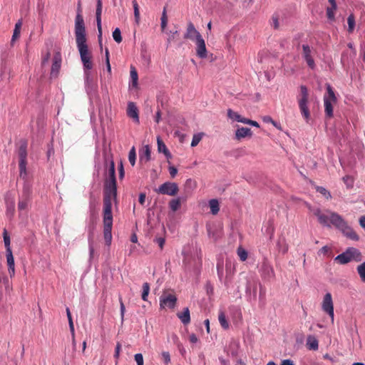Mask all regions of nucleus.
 Segmentation results:
<instances>
[{
	"label": "nucleus",
	"instance_id": "nucleus-34",
	"mask_svg": "<svg viewBox=\"0 0 365 365\" xmlns=\"http://www.w3.org/2000/svg\"><path fill=\"white\" fill-rule=\"evenodd\" d=\"M357 272L360 277L361 280L365 283V262H362L356 267Z\"/></svg>",
	"mask_w": 365,
	"mask_h": 365
},
{
	"label": "nucleus",
	"instance_id": "nucleus-52",
	"mask_svg": "<svg viewBox=\"0 0 365 365\" xmlns=\"http://www.w3.org/2000/svg\"><path fill=\"white\" fill-rule=\"evenodd\" d=\"M217 274L220 278L222 277L223 274V264L222 262H218L217 264Z\"/></svg>",
	"mask_w": 365,
	"mask_h": 365
},
{
	"label": "nucleus",
	"instance_id": "nucleus-5",
	"mask_svg": "<svg viewBox=\"0 0 365 365\" xmlns=\"http://www.w3.org/2000/svg\"><path fill=\"white\" fill-rule=\"evenodd\" d=\"M309 92L307 86H300V96L298 97V103L300 113L307 122L310 118V113L308 108Z\"/></svg>",
	"mask_w": 365,
	"mask_h": 365
},
{
	"label": "nucleus",
	"instance_id": "nucleus-64",
	"mask_svg": "<svg viewBox=\"0 0 365 365\" xmlns=\"http://www.w3.org/2000/svg\"><path fill=\"white\" fill-rule=\"evenodd\" d=\"M329 250V248L327 246H324L320 249L319 252H321L322 254H327Z\"/></svg>",
	"mask_w": 365,
	"mask_h": 365
},
{
	"label": "nucleus",
	"instance_id": "nucleus-45",
	"mask_svg": "<svg viewBox=\"0 0 365 365\" xmlns=\"http://www.w3.org/2000/svg\"><path fill=\"white\" fill-rule=\"evenodd\" d=\"M316 190L318 192L323 195L327 199H329L331 197L330 192L324 187L317 186Z\"/></svg>",
	"mask_w": 365,
	"mask_h": 365
},
{
	"label": "nucleus",
	"instance_id": "nucleus-38",
	"mask_svg": "<svg viewBox=\"0 0 365 365\" xmlns=\"http://www.w3.org/2000/svg\"><path fill=\"white\" fill-rule=\"evenodd\" d=\"M150 292V284L148 282H145L143 284V292H142V299L143 301L148 300V296Z\"/></svg>",
	"mask_w": 365,
	"mask_h": 365
},
{
	"label": "nucleus",
	"instance_id": "nucleus-11",
	"mask_svg": "<svg viewBox=\"0 0 365 365\" xmlns=\"http://www.w3.org/2000/svg\"><path fill=\"white\" fill-rule=\"evenodd\" d=\"M86 31L84 20L82 16V9L81 1H79L77 6V14L75 19V32Z\"/></svg>",
	"mask_w": 365,
	"mask_h": 365
},
{
	"label": "nucleus",
	"instance_id": "nucleus-44",
	"mask_svg": "<svg viewBox=\"0 0 365 365\" xmlns=\"http://www.w3.org/2000/svg\"><path fill=\"white\" fill-rule=\"evenodd\" d=\"M202 135H203L202 133H199L195 134L192 137V140L191 142V146L192 147L196 146L201 140Z\"/></svg>",
	"mask_w": 365,
	"mask_h": 365
},
{
	"label": "nucleus",
	"instance_id": "nucleus-36",
	"mask_svg": "<svg viewBox=\"0 0 365 365\" xmlns=\"http://www.w3.org/2000/svg\"><path fill=\"white\" fill-rule=\"evenodd\" d=\"M160 20H161V24H160L161 29H162V31H164L168 24V16H167L166 7H164V9H163Z\"/></svg>",
	"mask_w": 365,
	"mask_h": 365
},
{
	"label": "nucleus",
	"instance_id": "nucleus-16",
	"mask_svg": "<svg viewBox=\"0 0 365 365\" xmlns=\"http://www.w3.org/2000/svg\"><path fill=\"white\" fill-rule=\"evenodd\" d=\"M196 42V54L200 58H205L207 57V49L205 42L202 38L197 39Z\"/></svg>",
	"mask_w": 365,
	"mask_h": 365
},
{
	"label": "nucleus",
	"instance_id": "nucleus-41",
	"mask_svg": "<svg viewBox=\"0 0 365 365\" xmlns=\"http://www.w3.org/2000/svg\"><path fill=\"white\" fill-rule=\"evenodd\" d=\"M227 116L232 120L239 122L242 115H240L238 113L233 111L232 109L227 110Z\"/></svg>",
	"mask_w": 365,
	"mask_h": 365
},
{
	"label": "nucleus",
	"instance_id": "nucleus-20",
	"mask_svg": "<svg viewBox=\"0 0 365 365\" xmlns=\"http://www.w3.org/2000/svg\"><path fill=\"white\" fill-rule=\"evenodd\" d=\"M150 148L148 145L143 146V149L139 152L140 162L147 163L150 160Z\"/></svg>",
	"mask_w": 365,
	"mask_h": 365
},
{
	"label": "nucleus",
	"instance_id": "nucleus-32",
	"mask_svg": "<svg viewBox=\"0 0 365 365\" xmlns=\"http://www.w3.org/2000/svg\"><path fill=\"white\" fill-rule=\"evenodd\" d=\"M180 199L179 197L173 199L169 202V207L171 209L172 211L175 212L177 211L180 207Z\"/></svg>",
	"mask_w": 365,
	"mask_h": 365
},
{
	"label": "nucleus",
	"instance_id": "nucleus-40",
	"mask_svg": "<svg viewBox=\"0 0 365 365\" xmlns=\"http://www.w3.org/2000/svg\"><path fill=\"white\" fill-rule=\"evenodd\" d=\"M133 9H134L135 21L137 24H139V21H140L139 6L135 0L133 1Z\"/></svg>",
	"mask_w": 365,
	"mask_h": 365
},
{
	"label": "nucleus",
	"instance_id": "nucleus-10",
	"mask_svg": "<svg viewBox=\"0 0 365 365\" xmlns=\"http://www.w3.org/2000/svg\"><path fill=\"white\" fill-rule=\"evenodd\" d=\"M177 302L175 295L170 293H163L160 297V306L161 309H173Z\"/></svg>",
	"mask_w": 365,
	"mask_h": 365
},
{
	"label": "nucleus",
	"instance_id": "nucleus-33",
	"mask_svg": "<svg viewBox=\"0 0 365 365\" xmlns=\"http://www.w3.org/2000/svg\"><path fill=\"white\" fill-rule=\"evenodd\" d=\"M46 51H43L41 54V63L42 65H45L47 63L50 59L51 53H50V47L46 43Z\"/></svg>",
	"mask_w": 365,
	"mask_h": 365
},
{
	"label": "nucleus",
	"instance_id": "nucleus-14",
	"mask_svg": "<svg viewBox=\"0 0 365 365\" xmlns=\"http://www.w3.org/2000/svg\"><path fill=\"white\" fill-rule=\"evenodd\" d=\"M126 113L127 115L132 118L135 123H139V110L135 103L128 102Z\"/></svg>",
	"mask_w": 365,
	"mask_h": 365
},
{
	"label": "nucleus",
	"instance_id": "nucleus-19",
	"mask_svg": "<svg viewBox=\"0 0 365 365\" xmlns=\"http://www.w3.org/2000/svg\"><path fill=\"white\" fill-rule=\"evenodd\" d=\"M6 262L8 265V271L10 277H13L15 274L14 258L11 252H6Z\"/></svg>",
	"mask_w": 365,
	"mask_h": 365
},
{
	"label": "nucleus",
	"instance_id": "nucleus-56",
	"mask_svg": "<svg viewBox=\"0 0 365 365\" xmlns=\"http://www.w3.org/2000/svg\"><path fill=\"white\" fill-rule=\"evenodd\" d=\"M163 359L165 364H168L170 361V354L167 351H164L162 354Z\"/></svg>",
	"mask_w": 365,
	"mask_h": 365
},
{
	"label": "nucleus",
	"instance_id": "nucleus-55",
	"mask_svg": "<svg viewBox=\"0 0 365 365\" xmlns=\"http://www.w3.org/2000/svg\"><path fill=\"white\" fill-rule=\"evenodd\" d=\"M39 17L41 19V27H40V34H41L43 32V18H44V14L43 11L39 12Z\"/></svg>",
	"mask_w": 365,
	"mask_h": 365
},
{
	"label": "nucleus",
	"instance_id": "nucleus-43",
	"mask_svg": "<svg viewBox=\"0 0 365 365\" xmlns=\"http://www.w3.org/2000/svg\"><path fill=\"white\" fill-rule=\"evenodd\" d=\"M26 165L27 162H19L20 177L24 178L26 176Z\"/></svg>",
	"mask_w": 365,
	"mask_h": 365
},
{
	"label": "nucleus",
	"instance_id": "nucleus-54",
	"mask_svg": "<svg viewBox=\"0 0 365 365\" xmlns=\"http://www.w3.org/2000/svg\"><path fill=\"white\" fill-rule=\"evenodd\" d=\"M168 170H169V173H170V175L171 178H175V175H177V173H178V170H177V168H175L174 166H170V167H169V168H168Z\"/></svg>",
	"mask_w": 365,
	"mask_h": 365
},
{
	"label": "nucleus",
	"instance_id": "nucleus-28",
	"mask_svg": "<svg viewBox=\"0 0 365 365\" xmlns=\"http://www.w3.org/2000/svg\"><path fill=\"white\" fill-rule=\"evenodd\" d=\"M21 26H22V21L19 20L15 24V28H14L12 38H11V43L15 41L19 37Z\"/></svg>",
	"mask_w": 365,
	"mask_h": 365
},
{
	"label": "nucleus",
	"instance_id": "nucleus-23",
	"mask_svg": "<svg viewBox=\"0 0 365 365\" xmlns=\"http://www.w3.org/2000/svg\"><path fill=\"white\" fill-rule=\"evenodd\" d=\"M101 9H102L101 1V0H98L97 8H96V20H97L98 29V33H99V34H98L99 41H101V35H102L101 25Z\"/></svg>",
	"mask_w": 365,
	"mask_h": 365
},
{
	"label": "nucleus",
	"instance_id": "nucleus-4",
	"mask_svg": "<svg viewBox=\"0 0 365 365\" xmlns=\"http://www.w3.org/2000/svg\"><path fill=\"white\" fill-rule=\"evenodd\" d=\"M340 264H346L351 261L361 262L362 260L361 252L355 247H348L344 252L337 255L335 259Z\"/></svg>",
	"mask_w": 365,
	"mask_h": 365
},
{
	"label": "nucleus",
	"instance_id": "nucleus-53",
	"mask_svg": "<svg viewBox=\"0 0 365 365\" xmlns=\"http://www.w3.org/2000/svg\"><path fill=\"white\" fill-rule=\"evenodd\" d=\"M122 41V37L120 31L118 28H115V42L120 43Z\"/></svg>",
	"mask_w": 365,
	"mask_h": 365
},
{
	"label": "nucleus",
	"instance_id": "nucleus-30",
	"mask_svg": "<svg viewBox=\"0 0 365 365\" xmlns=\"http://www.w3.org/2000/svg\"><path fill=\"white\" fill-rule=\"evenodd\" d=\"M130 79H131V86L132 87L135 88L138 85V72L135 67L131 66L130 67Z\"/></svg>",
	"mask_w": 365,
	"mask_h": 365
},
{
	"label": "nucleus",
	"instance_id": "nucleus-46",
	"mask_svg": "<svg viewBox=\"0 0 365 365\" xmlns=\"http://www.w3.org/2000/svg\"><path fill=\"white\" fill-rule=\"evenodd\" d=\"M237 255L242 262L245 261L247 258V252L242 247L237 249Z\"/></svg>",
	"mask_w": 365,
	"mask_h": 365
},
{
	"label": "nucleus",
	"instance_id": "nucleus-15",
	"mask_svg": "<svg viewBox=\"0 0 365 365\" xmlns=\"http://www.w3.org/2000/svg\"><path fill=\"white\" fill-rule=\"evenodd\" d=\"M61 64V55L60 52H56L53 58V63L51 66V77H56Z\"/></svg>",
	"mask_w": 365,
	"mask_h": 365
},
{
	"label": "nucleus",
	"instance_id": "nucleus-6",
	"mask_svg": "<svg viewBox=\"0 0 365 365\" xmlns=\"http://www.w3.org/2000/svg\"><path fill=\"white\" fill-rule=\"evenodd\" d=\"M327 93L324 96V105L326 116L329 118L333 117V104L336 103L337 98L334 91L329 83L326 84Z\"/></svg>",
	"mask_w": 365,
	"mask_h": 365
},
{
	"label": "nucleus",
	"instance_id": "nucleus-24",
	"mask_svg": "<svg viewBox=\"0 0 365 365\" xmlns=\"http://www.w3.org/2000/svg\"><path fill=\"white\" fill-rule=\"evenodd\" d=\"M158 150L159 153H163L166 158H171L172 155L167 148L165 144L160 137L157 138Z\"/></svg>",
	"mask_w": 365,
	"mask_h": 365
},
{
	"label": "nucleus",
	"instance_id": "nucleus-47",
	"mask_svg": "<svg viewBox=\"0 0 365 365\" xmlns=\"http://www.w3.org/2000/svg\"><path fill=\"white\" fill-rule=\"evenodd\" d=\"M262 119L264 123H272L274 126L278 128L277 123L269 115H265Z\"/></svg>",
	"mask_w": 365,
	"mask_h": 365
},
{
	"label": "nucleus",
	"instance_id": "nucleus-50",
	"mask_svg": "<svg viewBox=\"0 0 365 365\" xmlns=\"http://www.w3.org/2000/svg\"><path fill=\"white\" fill-rule=\"evenodd\" d=\"M336 9H334L332 6L328 7L327 9V15L329 19H333L334 18V11Z\"/></svg>",
	"mask_w": 365,
	"mask_h": 365
},
{
	"label": "nucleus",
	"instance_id": "nucleus-61",
	"mask_svg": "<svg viewBox=\"0 0 365 365\" xmlns=\"http://www.w3.org/2000/svg\"><path fill=\"white\" fill-rule=\"evenodd\" d=\"M272 21H273L274 28L278 29L279 26L278 18L275 17V16H272Z\"/></svg>",
	"mask_w": 365,
	"mask_h": 365
},
{
	"label": "nucleus",
	"instance_id": "nucleus-62",
	"mask_svg": "<svg viewBox=\"0 0 365 365\" xmlns=\"http://www.w3.org/2000/svg\"><path fill=\"white\" fill-rule=\"evenodd\" d=\"M281 365H294V364L292 360L285 359L282 361Z\"/></svg>",
	"mask_w": 365,
	"mask_h": 365
},
{
	"label": "nucleus",
	"instance_id": "nucleus-59",
	"mask_svg": "<svg viewBox=\"0 0 365 365\" xmlns=\"http://www.w3.org/2000/svg\"><path fill=\"white\" fill-rule=\"evenodd\" d=\"M359 222L360 226L365 230V215L359 217Z\"/></svg>",
	"mask_w": 365,
	"mask_h": 365
},
{
	"label": "nucleus",
	"instance_id": "nucleus-17",
	"mask_svg": "<svg viewBox=\"0 0 365 365\" xmlns=\"http://www.w3.org/2000/svg\"><path fill=\"white\" fill-rule=\"evenodd\" d=\"M252 135V132L249 128H239L236 130L235 133V138L237 140H240L244 138H251Z\"/></svg>",
	"mask_w": 365,
	"mask_h": 365
},
{
	"label": "nucleus",
	"instance_id": "nucleus-12",
	"mask_svg": "<svg viewBox=\"0 0 365 365\" xmlns=\"http://www.w3.org/2000/svg\"><path fill=\"white\" fill-rule=\"evenodd\" d=\"M202 38L201 34L199 31L195 29L194 24L192 22H189L187 24V27L186 30V33L184 35V38L190 39V40H195Z\"/></svg>",
	"mask_w": 365,
	"mask_h": 365
},
{
	"label": "nucleus",
	"instance_id": "nucleus-7",
	"mask_svg": "<svg viewBox=\"0 0 365 365\" xmlns=\"http://www.w3.org/2000/svg\"><path fill=\"white\" fill-rule=\"evenodd\" d=\"M322 310L331 318V324L334 322V303L331 293L327 292L323 298L322 303Z\"/></svg>",
	"mask_w": 365,
	"mask_h": 365
},
{
	"label": "nucleus",
	"instance_id": "nucleus-13",
	"mask_svg": "<svg viewBox=\"0 0 365 365\" xmlns=\"http://www.w3.org/2000/svg\"><path fill=\"white\" fill-rule=\"evenodd\" d=\"M302 51L303 58L306 61L308 66L310 68L314 69L315 68V63L312 56V51L311 48L309 47V45L303 44Z\"/></svg>",
	"mask_w": 365,
	"mask_h": 365
},
{
	"label": "nucleus",
	"instance_id": "nucleus-8",
	"mask_svg": "<svg viewBox=\"0 0 365 365\" xmlns=\"http://www.w3.org/2000/svg\"><path fill=\"white\" fill-rule=\"evenodd\" d=\"M308 208L317 217L320 224L324 226L330 227V211H327V214H325L319 207H312L309 205Z\"/></svg>",
	"mask_w": 365,
	"mask_h": 365
},
{
	"label": "nucleus",
	"instance_id": "nucleus-22",
	"mask_svg": "<svg viewBox=\"0 0 365 365\" xmlns=\"http://www.w3.org/2000/svg\"><path fill=\"white\" fill-rule=\"evenodd\" d=\"M29 203V193H24L19 199L18 203V210L19 212L24 211L27 209Z\"/></svg>",
	"mask_w": 365,
	"mask_h": 365
},
{
	"label": "nucleus",
	"instance_id": "nucleus-60",
	"mask_svg": "<svg viewBox=\"0 0 365 365\" xmlns=\"http://www.w3.org/2000/svg\"><path fill=\"white\" fill-rule=\"evenodd\" d=\"M190 341L192 344L197 343L198 341V339L197 336L195 334H192L190 335L189 337Z\"/></svg>",
	"mask_w": 365,
	"mask_h": 365
},
{
	"label": "nucleus",
	"instance_id": "nucleus-49",
	"mask_svg": "<svg viewBox=\"0 0 365 365\" xmlns=\"http://www.w3.org/2000/svg\"><path fill=\"white\" fill-rule=\"evenodd\" d=\"M118 173H119V178L122 180L124 178L125 172L123 168V165L122 160L120 161L119 165H118Z\"/></svg>",
	"mask_w": 365,
	"mask_h": 365
},
{
	"label": "nucleus",
	"instance_id": "nucleus-25",
	"mask_svg": "<svg viewBox=\"0 0 365 365\" xmlns=\"http://www.w3.org/2000/svg\"><path fill=\"white\" fill-rule=\"evenodd\" d=\"M177 316L183 324H187L190 322V310L187 307L185 308L182 312L178 313Z\"/></svg>",
	"mask_w": 365,
	"mask_h": 365
},
{
	"label": "nucleus",
	"instance_id": "nucleus-26",
	"mask_svg": "<svg viewBox=\"0 0 365 365\" xmlns=\"http://www.w3.org/2000/svg\"><path fill=\"white\" fill-rule=\"evenodd\" d=\"M277 247L279 251L282 252L283 255L286 254L288 252L289 245L284 237H280L278 240L277 242Z\"/></svg>",
	"mask_w": 365,
	"mask_h": 365
},
{
	"label": "nucleus",
	"instance_id": "nucleus-27",
	"mask_svg": "<svg viewBox=\"0 0 365 365\" xmlns=\"http://www.w3.org/2000/svg\"><path fill=\"white\" fill-rule=\"evenodd\" d=\"M306 345L309 350H317L319 348L318 340L313 336L307 337Z\"/></svg>",
	"mask_w": 365,
	"mask_h": 365
},
{
	"label": "nucleus",
	"instance_id": "nucleus-3",
	"mask_svg": "<svg viewBox=\"0 0 365 365\" xmlns=\"http://www.w3.org/2000/svg\"><path fill=\"white\" fill-rule=\"evenodd\" d=\"M331 225L340 230L348 238L354 241L359 240V237L357 233L349 227L343 217L336 212H330V225Z\"/></svg>",
	"mask_w": 365,
	"mask_h": 365
},
{
	"label": "nucleus",
	"instance_id": "nucleus-48",
	"mask_svg": "<svg viewBox=\"0 0 365 365\" xmlns=\"http://www.w3.org/2000/svg\"><path fill=\"white\" fill-rule=\"evenodd\" d=\"M154 242L158 244L160 250H163L165 243V240L163 237H158L154 240Z\"/></svg>",
	"mask_w": 365,
	"mask_h": 365
},
{
	"label": "nucleus",
	"instance_id": "nucleus-31",
	"mask_svg": "<svg viewBox=\"0 0 365 365\" xmlns=\"http://www.w3.org/2000/svg\"><path fill=\"white\" fill-rule=\"evenodd\" d=\"M218 320L221 325V327L225 329H227L229 328V323L226 319L225 314L224 312L220 311L218 315Z\"/></svg>",
	"mask_w": 365,
	"mask_h": 365
},
{
	"label": "nucleus",
	"instance_id": "nucleus-1",
	"mask_svg": "<svg viewBox=\"0 0 365 365\" xmlns=\"http://www.w3.org/2000/svg\"><path fill=\"white\" fill-rule=\"evenodd\" d=\"M114 199V160L110 161L109 179L106 181L103 199V239L109 247L112 243V200Z\"/></svg>",
	"mask_w": 365,
	"mask_h": 365
},
{
	"label": "nucleus",
	"instance_id": "nucleus-58",
	"mask_svg": "<svg viewBox=\"0 0 365 365\" xmlns=\"http://www.w3.org/2000/svg\"><path fill=\"white\" fill-rule=\"evenodd\" d=\"M145 197H146L145 193H143V192L140 193L138 201L140 205H143L145 203Z\"/></svg>",
	"mask_w": 365,
	"mask_h": 365
},
{
	"label": "nucleus",
	"instance_id": "nucleus-18",
	"mask_svg": "<svg viewBox=\"0 0 365 365\" xmlns=\"http://www.w3.org/2000/svg\"><path fill=\"white\" fill-rule=\"evenodd\" d=\"M18 155L19 162H27V143L25 140L20 142V145L18 150Z\"/></svg>",
	"mask_w": 365,
	"mask_h": 365
},
{
	"label": "nucleus",
	"instance_id": "nucleus-63",
	"mask_svg": "<svg viewBox=\"0 0 365 365\" xmlns=\"http://www.w3.org/2000/svg\"><path fill=\"white\" fill-rule=\"evenodd\" d=\"M250 120H251L242 116L239 122L250 125Z\"/></svg>",
	"mask_w": 365,
	"mask_h": 365
},
{
	"label": "nucleus",
	"instance_id": "nucleus-29",
	"mask_svg": "<svg viewBox=\"0 0 365 365\" xmlns=\"http://www.w3.org/2000/svg\"><path fill=\"white\" fill-rule=\"evenodd\" d=\"M209 206L212 215H217L220 210L219 202L216 199H212L209 201Z\"/></svg>",
	"mask_w": 365,
	"mask_h": 365
},
{
	"label": "nucleus",
	"instance_id": "nucleus-51",
	"mask_svg": "<svg viewBox=\"0 0 365 365\" xmlns=\"http://www.w3.org/2000/svg\"><path fill=\"white\" fill-rule=\"evenodd\" d=\"M135 360L138 365H143V356L142 354H135Z\"/></svg>",
	"mask_w": 365,
	"mask_h": 365
},
{
	"label": "nucleus",
	"instance_id": "nucleus-35",
	"mask_svg": "<svg viewBox=\"0 0 365 365\" xmlns=\"http://www.w3.org/2000/svg\"><path fill=\"white\" fill-rule=\"evenodd\" d=\"M3 237H4V245L6 247V252H11L12 250L10 247V243H11L10 237L9 236L6 230H4Z\"/></svg>",
	"mask_w": 365,
	"mask_h": 365
},
{
	"label": "nucleus",
	"instance_id": "nucleus-39",
	"mask_svg": "<svg viewBox=\"0 0 365 365\" xmlns=\"http://www.w3.org/2000/svg\"><path fill=\"white\" fill-rule=\"evenodd\" d=\"M128 160L132 166H134L135 164L136 160V153L135 147H132L128 153Z\"/></svg>",
	"mask_w": 365,
	"mask_h": 365
},
{
	"label": "nucleus",
	"instance_id": "nucleus-21",
	"mask_svg": "<svg viewBox=\"0 0 365 365\" xmlns=\"http://www.w3.org/2000/svg\"><path fill=\"white\" fill-rule=\"evenodd\" d=\"M6 214L9 217L14 215L15 211V200L13 197L8 195L6 198Z\"/></svg>",
	"mask_w": 365,
	"mask_h": 365
},
{
	"label": "nucleus",
	"instance_id": "nucleus-37",
	"mask_svg": "<svg viewBox=\"0 0 365 365\" xmlns=\"http://www.w3.org/2000/svg\"><path fill=\"white\" fill-rule=\"evenodd\" d=\"M348 31L352 33L355 27V18L353 14H350L347 18Z\"/></svg>",
	"mask_w": 365,
	"mask_h": 365
},
{
	"label": "nucleus",
	"instance_id": "nucleus-9",
	"mask_svg": "<svg viewBox=\"0 0 365 365\" xmlns=\"http://www.w3.org/2000/svg\"><path fill=\"white\" fill-rule=\"evenodd\" d=\"M178 190V186L175 182H165L156 189L155 192L163 195L174 196Z\"/></svg>",
	"mask_w": 365,
	"mask_h": 365
},
{
	"label": "nucleus",
	"instance_id": "nucleus-42",
	"mask_svg": "<svg viewBox=\"0 0 365 365\" xmlns=\"http://www.w3.org/2000/svg\"><path fill=\"white\" fill-rule=\"evenodd\" d=\"M106 71L108 73V76L110 78L112 72H111V66L109 61V51L108 49H106Z\"/></svg>",
	"mask_w": 365,
	"mask_h": 365
},
{
	"label": "nucleus",
	"instance_id": "nucleus-57",
	"mask_svg": "<svg viewBox=\"0 0 365 365\" xmlns=\"http://www.w3.org/2000/svg\"><path fill=\"white\" fill-rule=\"evenodd\" d=\"M170 36L168 38V44H170L172 41L175 38V35L177 34L178 32L177 30L175 31H170Z\"/></svg>",
	"mask_w": 365,
	"mask_h": 365
},
{
	"label": "nucleus",
	"instance_id": "nucleus-2",
	"mask_svg": "<svg viewBox=\"0 0 365 365\" xmlns=\"http://www.w3.org/2000/svg\"><path fill=\"white\" fill-rule=\"evenodd\" d=\"M76 46L78 50L81 60L83 66V70L87 76L90 77V70L93 68V56L91 51L88 48L86 43V31L75 32Z\"/></svg>",
	"mask_w": 365,
	"mask_h": 365
}]
</instances>
